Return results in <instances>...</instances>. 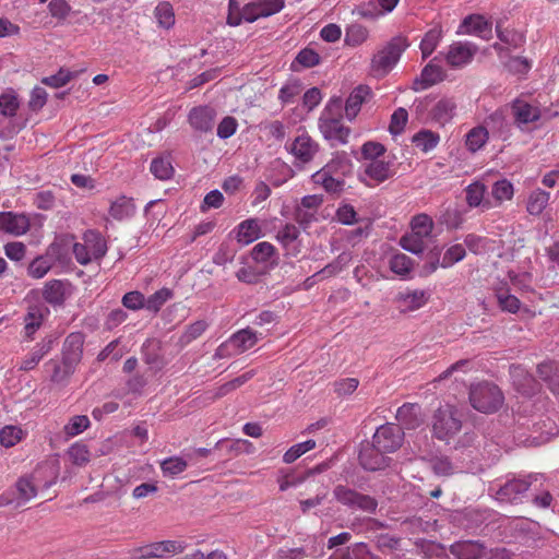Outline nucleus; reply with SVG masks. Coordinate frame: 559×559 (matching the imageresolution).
Wrapping results in <instances>:
<instances>
[{
	"instance_id": "obj_22",
	"label": "nucleus",
	"mask_w": 559,
	"mask_h": 559,
	"mask_svg": "<svg viewBox=\"0 0 559 559\" xmlns=\"http://www.w3.org/2000/svg\"><path fill=\"white\" fill-rule=\"evenodd\" d=\"M371 94L367 85H359L349 94L345 103V114L349 120H353L360 110L362 103Z\"/></svg>"
},
{
	"instance_id": "obj_17",
	"label": "nucleus",
	"mask_w": 559,
	"mask_h": 559,
	"mask_svg": "<svg viewBox=\"0 0 559 559\" xmlns=\"http://www.w3.org/2000/svg\"><path fill=\"white\" fill-rule=\"evenodd\" d=\"M513 385L523 395L532 396L539 392L538 381L524 369L518 367L512 373Z\"/></svg>"
},
{
	"instance_id": "obj_8",
	"label": "nucleus",
	"mask_w": 559,
	"mask_h": 559,
	"mask_svg": "<svg viewBox=\"0 0 559 559\" xmlns=\"http://www.w3.org/2000/svg\"><path fill=\"white\" fill-rule=\"evenodd\" d=\"M538 480V475H528L526 478L508 480L496 492V497L500 501L514 502L524 495L533 481Z\"/></svg>"
},
{
	"instance_id": "obj_9",
	"label": "nucleus",
	"mask_w": 559,
	"mask_h": 559,
	"mask_svg": "<svg viewBox=\"0 0 559 559\" xmlns=\"http://www.w3.org/2000/svg\"><path fill=\"white\" fill-rule=\"evenodd\" d=\"M319 150V145L308 134L297 136L288 147L295 157V165L300 166L310 163Z\"/></svg>"
},
{
	"instance_id": "obj_29",
	"label": "nucleus",
	"mask_w": 559,
	"mask_h": 559,
	"mask_svg": "<svg viewBox=\"0 0 559 559\" xmlns=\"http://www.w3.org/2000/svg\"><path fill=\"white\" fill-rule=\"evenodd\" d=\"M365 175L377 183H381L393 177L394 171L391 168L390 162L379 159L369 162L366 165Z\"/></svg>"
},
{
	"instance_id": "obj_27",
	"label": "nucleus",
	"mask_w": 559,
	"mask_h": 559,
	"mask_svg": "<svg viewBox=\"0 0 559 559\" xmlns=\"http://www.w3.org/2000/svg\"><path fill=\"white\" fill-rule=\"evenodd\" d=\"M16 497L15 508L22 507L32 498L36 497L37 488L34 484L33 476H22L15 484Z\"/></svg>"
},
{
	"instance_id": "obj_45",
	"label": "nucleus",
	"mask_w": 559,
	"mask_h": 559,
	"mask_svg": "<svg viewBox=\"0 0 559 559\" xmlns=\"http://www.w3.org/2000/svg\"><path fill=\"white\" fill-rule=\"evenodd\" d=\"M472 369V361L469 359H461L453 365H451L448 369H445L443 372H441L433 382H440L443 380H447L451 378L452 376H455L454 379L457 381V373H466L468 370Z\"/></svg>"
},
{
	"instance_id": "obj_33",
	"label": "nucleus",
	"mask_w": 559,
	"mask_h": 559,
	"mask_svg": "<svg viewBox=\"0 0 559 559\" xmlns=\"http://www.w3.org/2000/svg\"><path fill=\"white\" fill-rule=\"evenodd\" d=\"M160 343L156 340H147L142 347L143 359L145 364L153 368L160 369L164 366V359L159 354Z\"/></svg>"
},
{
	"instance_id": "obj_47",
	"label": "nucleus",
	"mask_w": 559,
	"mask_h": 559,
	"mask_svg": "<svg viewBox=\"0 0 559 559\" xmlns=\"http://www.w3.org/2000/svg\"><path fill=\"white\" fill-rule=\"evenodd\" d=\"M400 245L404 250L412 252L414 254H419L425 249L424 237L415 233L404 235L400 239Z\"/></svg>"
},
{
	"instance_id": "obj_50",
	"label": "nucleus",
	"mask_w": 559,
	"mask_h": 559,
	"mask_svg": "<svg viewBox=\"0 0 559 559\" xmlns=\"http://www.w3.org/2000/svg\"><path fill=\"white\" fill-rule=\"evenodd\" d=\"M432 219L426 214L416 215L412 221V233L428 237L432 230Z\"/></svg>"
},
{
	"instance_id": "obj_55",
	"label": "nucleus",
	"mask_w": 559,
	"mask_h": 559,
	"mask_svg": "<svg viewBox=\"0 0 559 559\" xmlns=\"http://www.w3.org/2000/svg\"><path fill=\"white\" fill-rule=\"evenodd\" d=\"M69 457L75 465H84L90 461V451L83 443H74L68 451Z\"/></svg>"
},
{
	"instance_id": "obj_36",
	"label": "nucleus",
	"mask_w": 559,
	"mask_h": 559,
	"mask_svg": "<svg viewBox=\"0 0 559 559\" xmlns=\"http://www.w3.org/2000/svg\"><path fill=\"white\" fill-rule=\"evenodd\" d=\"M466 201L469 206H479L483 205V207L489 209L490 202L486 201L483 203V199L486 192V186L479 181H476L474 183H471L466 189Z\"/></svg>"
},
{
	"instance_id": "obj_19",
	"label": "nucleus",
	"mask_w": 559,
	"mask_h": 559,
	"mask_svg": "<svg viewBox=\"0 0 559 559\" xmlns=\"http://www.w3.org/2000/svg\"><path fill=\"white\" fill-rule=\"evenodd\" d=\"M537 374L552 393L559 394V364L557 361L549 360L539 364Z\"/></svg>"
},
{
	"instance_id": "obj_30",
	"label": "nucleus",
	"mask_w": 559,
	"mask_h": 559,
	"mask_svg": "<svg viewBox=\"0 0 559 559\" xmlns=\"http://www.w3.org/2000/svg\"><path fill=\"white\" fill-rule=\"evenodd\" d=\"M47 371H50V381L57 384H64L69 381L75 369L70 365H63L62 360H49L46 364Z\"/></svg>"
},
{
	"instance_id": "obj_25",
	"label": "nucleus",
	"mask_w": 559,
	"mask_h": 559,
	"mask_svg": "<svg viewBox=\"0 0 559 559\" xmlns=\"http://www.w3.org/2000/svg\"><path fill=\"white\" fill-rule=\"evenodd\" d=\"M55 341L56 338L52 336L44 338L31 353L29 357L22 360L20 369L24 371L33 370L41 358L52 349Z\"/></svg>"
},
{
	"instance_id": "obj_41",
	"label": "nucleus",
	"mask_w": 559,
	"mask_h": 559,
	"mask_svg": "<svg viewBox=\"0 0 559 559\" xmlns=\"http://www.w3.org/2000/svg\"><path fill=\"white\" fill-rule=\"evenodd\" d=\"M52 266V261L48 257L39 255L35 258L27 267V273L34 278L44 277Z\"/></svg>"
},
{
	"instance_id": "obj_61",
	"label": "nucleus",
	"mask_w": 559,
	"mask_h": 559,
	"mask_svg": "<svg viewBox=\"0 0 559 559\" xmlns=\"http://www.w3.org/2000/svg\"><path fill=\"white\" fill-rule=\"evenodd\" d=\"M497 300L502 310L515 313L520 309V300L507 292L497 293Z\"/></svg>"
},
{
	"instance_id": "obj_26",
	"label": "nucleus",
	"mask_w": 559,
	"mask_h": 559,
	"mask_svg": "<svg viewBox=\"0 0 559 559\" xmlns=\"http://www.w3.org/2000/svg\"><path fill=\"white\" fill-rule=\"evenodd\" d=\"M512 111L515 122L519 124L534 122L540 118V111L537 107H533L520 99L513 102Z\"/></svg>"
},
{
	"instance_id": "obj_53",
	"label": "nucleus",
	"mask_w": 559,
	"mask_h": 559,
	"mask_svg": "<svg viewBox=\"0 0 559 559\" xmlns=\"http://www.w3.org/2000/svg\"><path fill=\"white\" fill-rule=\"evenodd\" d=\"M412 265V259L404 253H397L390 260L391 271L399 275H406L409 273Z\"/></svg>"
},
{
	"instance_id": "obj_39",
	"label": "nucleus",
	"mask_w": 559,
	"mask_h": 559,
	"mask_svg": "<svg viewBox=\"0 0 559 559\" xmlns=\"http://www.w3.org/2000/svg\"><path fill=\"white\" fill-rule=\"evenodd\" d=\"M188 462L180 456H171L160 463L164 476L175 477L186 471Z\"/></svg>"
},
{
	"instance_id": "obj_1",
	"label": "nucleus",
	"mask_w": 559,
	"mask_h": 559,
	"mask_svg": "<svg viewBox=\"0 0 559 559\" xmlns=\"http://www.w3.org/2000/svg\"><path fill=\"white\" fill-rule=\"evenodd\" d=\"M504 396L501 390L491 382L477 383L469 390V402L480 413H496L502 406Z\"/></svg>"
},
{
	"instance_id": "obj_7",
	"label": "nucleus",
	"mask_w": 559,
	"mask_h": 559,
	"mask_svg": "<svg viewBox=\"0 0 559 559\" xmlns=\"http://www.w3.org/2000/svg\"><path fill=\"white\" fill-rule=\"evenodd\" d=\"M385 454L386 453L377 448L373 442H366L361 444L358 460L364 469L376 472L389 466L391 457Z\"/></svg>"
},
{
	"instance_id": "obj_14",
	"label": "nucleus",
	"mask_w": 559,
	"mask_h": 559,
	"mask_svg": "<svg viewBox=\"0 0 559 559\" xmlns=\"http://www.w3.org/2000/svg\"><path fill=\"white\" fill-rule=\"evenodd\" d=\"M559 428L547 417L533 425L532 433L525 439L528 447H537L547 442L552 436L558 435Z\"/></svg>"
},
{
	"instance_id": "obj_2",
	"label": "nucleus",
	"mask_w": 559,
	"mask_h": 559,
	"mask_svg": "<svg viewBox=\"0 0 559 559\" xmlns=\"http://www.w3.org/2000/svg\"><path fill=\"white\" fill-rule=\"evenodd\" d=\"M333 496L338 503L350 510H358L369 514L377 512L378 500L374 497L361 493L348 486L336 485L333 488Z\"/></svg>"
},
{
	"instance_id": "obj_4",
	"label": "nucleus",
	"mask_w": 559,
	"mask_h": 559,
	"mask_svg": "<svg viewBox=\"0 0 559 559\" xmlns=\"http://www.w3.org/2000/svg\"><path fill=\"white\" fill-rule=\"evenodd\" d=\"M462 428L457 411L452 406L439 407L433 415L432 431L437 439L448 441Z\"/></svg>"
},
{
	"instance_id": "obj_59",
	"label": "nucleus",
	"mask_w": 559,
	"mask_h": 559,
	"mask_svg": "<svg viewBox=\"0 0 559 559\" xmlns=\"http://www.w3.org/2000/svg\"><path fill=\"white\" fill-rule=\"evenodd\" d=\"M275 252V248L270 242L263 241L257 243L251 250V257L255 262H266Z\"/></svg>"
},
{
	"instance_id": "obj_3",
	"label": "nucleus",
	"mask_w": 559,
	"mask_h": 559,
	"mask_svg": "<svg viewBox=\"0 0 559 559\" xmlns=\"http://www.w3.org/2000/svg\"><path fill=\"white\" fill-rule=\"evenodd\" d=\"M408 47L406 38L402 36L393 37L380 51L372 58V70L377 75L386 74L393 66L400 60L402 52Z\"/></svg>"
},
{
	"instance_id": "obj_40",
	"label": "nucleus",
	"mask_w": 559,
	"mask_h": 559,
	"mask_svg": "<svg viewBox=\"0 0 559 559\" xmlns=\"http://www.w3.org/2000/svg\"><path fill=\"white\" fill-rule=\"evenodd\" d=\"M152 174L159 180H167L174 174L171 163L166 157H156L151 163Z\"/></svg>"
},
{
	"instance_id": "obj_56",
	"label": "nucleus",
	"mask_w": 559,
	"mask_h": 559,
	"mask_svg": "<svg viewBox=\"0 0 559 559\" xmlns=\"http://www.w3.org/2000/svg\"><path fill=\"white\" fill-rule=\"evenodd\" d=\"M72 79V72L61 68L56 74L41 79V83L55 88L64 86Z\"/></svg>"
},
{
	"instance_id": "obj_62",
	"label": "nucleus",
	"mask_w": 559,
	"mask_h": 559,
	"mask_svg": "<svg viewBox=\"0 0 559 559\" xmlns=\"http://www.w3.org/2000/svg\"><path fill=\"white\" fill-rule=\"evenodd\" d=\"M304 68H312L320 63V56L311 48H304L298 52L295 59Z\"/></svg>"
},
{
	"instance_id": "obj_52",
	"label": "nucleus",
	"mask_w": 559,
	"mask_h": 559,
	"mask_svg": "<svg viewBox=\"0 0 559 559\" xmlns=\"http://www.w3.org/2000/svg\"><path fill=\"white\" fill-rule=\"evenodd\" d=\"M408 114L405 108H397L391 116L389 131L391 134H401L407 123Z\"/></svg>"
},
{
	"instance_id": "obj_23",
	"label": "nucleus",
	"mask_w": 559,
	"mask_h": 559,
	"mask_svg": "<svg viewBox=\"0 0 559 559\" xmlns=\"http://www.w3.org/2000/svg\"><path fill=\"white\" fill-rule=\"evenodd\" d=\"M299 234V229L293 224H286L277 233L276 239L285 248L286 254L296 257L300 252L299 245L297 243Z\"/></svg>"
},
{
	"instance_id": "obj_28",
	"label": "nucleus",
	"mask_w": 559,
	"mask_h": 559,
	"mask_svg": "<svg viewBox=\"0 0 559 559\" xmlns=\"http://www.w3.org/2000/svg\"><path fill=\"white\" fill-rule=\"evenodd\" d=\"M491 27L488 21L484 19L481 15H468L466 16L462 24L459 27V34H477L481 37L485 36V33H490Z\"/></svg>"
},
{
	"instance_id": "obj_13",
	"label": "nucleus",
	"mask_w": 559,
	"mask_h": 559,
	"mask_svg": "<svg viewBox=\"0 0 559 559\" xmlns=\"http://www.w3.org/2000/svg\"><path fill=\"white\" fill-rule=\"evenodd\" d=\"M216 111L210 106H199L190 110L188 119L191 127L199 132H211L214 127Z\"/></svg>"
},
{
	"instance_id": "obj_42",
	"label": "nucleus",
	"mask_w": 559,
	"mask_h": 559,
	"mask_svg": "<svg viewBox=\"0 0 559 559\" xmlns=\"http://www.w3.org/2000/svg\"><path fill=\"white\" fill-rule=\"evenodd\" d=\"M316 444V441L312 439H309L301 443L294 444L285 452L283 461L287 464H290L295 462L297 459H299L306 452L314 449Z\"/></svg>"
},
{
	"instance_id": "obj_49",
	"label": "nucleus",
	"mask_w": 559,
	"mask_h": 559,
	"mask_svg": "<svg viewBox=\"0 0 559 559\" xmlns=\"http://www.w3.org/2000/svg\"><path fill=\"white\" fill-rule=\"evenodd\" d=\"M431 469L438 476H451L455 466L448 456H437L430 460Z\"/></svg>"
},
{
	"instance_id": "obj_16",
	"label": "nucleus",
	"mask_w": 559,
	"mask_h": 559,
	"mask_svg": "<svg viewBox=\"0 0 559 559\" xmlns=\"http://www.w3.org/2000/svg\"><path fill=\"white\" fill-rule=\"evenodd\" d=\"M71 284L60 280H51L46 283L43 290L44 299L53 306H60L70 294Z\"/></svg>"
},
{
	"instance_id": "obj_57",
	"label": "nucleus",
	"mask_w": 559,
	"mask_h": 559,
	"mask_svg": "<svg viewBox=\"0 0 559 559\" xmlns=\"http://www.w3.org/2000/svg\"><path fill=\"white\" fill-rule=\"evenodd\" d=\"M492 195L497 201L511 200L513 197V186L507 179L498 180L492 187Z\"/></svg>"
},
{
	"instance_id": "obj_58",
	"label": "nucleus",
	"mask_w": 559,
	"mask_h": 559,
	"mask_svg": "<svg viewBox=\"0 0 559 559\" xmlns=\"http://www.w3.org/2000/svg\"><path fill=\"white\" fill-rule=\"evenodd\" d=\"M19 109L17 97L13 94H2L0 96V112L5 117H13Z\"/></svg>"
},
{
	"instance_id": "obj_6",
	"label": "nucleus",
	"mask_w": 559,
	"mask_h": 559,
	"mask_svg": "<svg viewBox=\"0 0 559 559\" xmlns=\"http://www.w3.org/2000/svg\"><path fill=\"white\" fill-rule=\"evenodd\" d=\"M404 432L400 425L388 423L380 426L372 437V442L377 448L385 453H392L399 450L403 444Z\"/></svg>"
},
{
	"instance_id": "obj_46",
	"label": "nucleus",
	"mask_w": 559,
	"mask_h": 559,
	"mask_svg": "<svg viewBox=\"0 0 559 559\" xmlns=\"http://www.w3.org/2000/svg\"><path fill=\"white\" fill-rule=\"evenodd\" d=\"M440 38H441V29L440 28L435 27L426 33L425 37L423 38V40L420 43V50H421L424 59L429 57L433 52Z\"/></svg>"
},
{
	"instance_id": "obj_64",
	"label": "nucleus",
	"mask_w": 559,
	"mask_h": 559,
	"mask_svg": "<svg viewBox=\"0 0 559 559\" xmlns=\"http://www.w3.org/2000/svg\"><path fill=\"white\" fill-rule=\"evenodd\" d=\"M22 435V430L14 426H5L0 431V443L5 447H13L17 441H20Z\"/></svg>"
},
{
	"instance_id": "obj_48",
	"label": "nucleus",
	"mask_w": 559,
	"mask_h": 559,
	"mask_svg": "<svg viewBox=\"0 0 559 559\" xmlns=\"http://www.w3.org/2000/svg\"><path fill=\"white\" fill-rule=\"evenodd\" d=\"M368 37V29L360 24H352L346 28L345 41L348 45L357 46Z\"/></svg>"
},
{
	"instance_id": "obj_60",
	"label": "nucleus",
	"mask_w": 559,
	"mask_h": 559,
	"mask_svg": "<svg viewBox=\"0 0 559 559\" xmlns=\"http://www.w3.org/2000/svg\"><path fill=\"white\" fill-rule=\"evenodd\" d=\"M385 153V147L379 142L369 141L366 142L361 147V154L365 159L370 162L379 160L378 158Z\"/></svg>"
},
{
	"instance_id": "obj_11",
	"label": "nucleus",
	"mask_w": 559,
	"mask_h": 559,
	"mask_svg": "<svg viewBox=\"0 0 559 559\" xmlns=\"http://www.w3.org/2000/svg\"><path fill=\"white\" fill-rule=\"evenodd\" d=\"M486 545L480 540H459L449 548L456 559H483L486 554Z\"/></svg>"
},
{
	"instance_id": "obj_37",
	"label": "nucleus",
	"mask_w": 559,
	"mask_h": 559,
	"mask_svg": "<svg viewBox=\"0 0 559 559\" xmlns=\"http://www.w3.org/2000/svg\"><path fill=\"white\" fill-rule=\"evenodd\" d=\"M439 140V134L430 130H420L412 139L413 143L425 153L435 148Z\"/></svg>"
},
{
	"instance_id": "obj_31",
	"label": "nucleus",
	"mask_w": 559,
	"mask_h": 559,
	"mask_svg": "<svg viewBox=\"0 0 559 559\" xmlns=\"http://www.w3.org/2000/svg\"><path fill=\"white\" fill-rule=\"evenodd\" d=\"M455 107L452 99L442 98L431 109V119L443 126L453 118Z\"/></svg>"
},
{
	"instance_id": "obj_5",
	"label": "nucleus",
	"mask_w": 559,
	"mask_h": 559,
	"mask_svg": "<svg viewBox=\"0 0 559 559\" xmlns=\"http://www.w3.org/2000/svg\"><path fill=\"white\" fill-rule=\"evenodd\" d=\"M257 334L251 329H242L233 334L228 341L221 344L215 353V357L225 358L231 355L241 354L253 347L257 343Z\"/></svg>"
},
{
	"instance_id": "obj_10",
	"label": "nucleus",
	"mask_w": 559,
	"mask_h": 559,
	"mask_svg": "<svg viewBox=\"0 0 559 559\" xmlns=\"http://www.w3.org/2000/svg\"><path fill=\"white\" fill-rule=\"evenodd\" d=\"M84 334L80 332L69 334L62 347V364L76 369L83 357Z\"/></svg>"
},
{
	"instance_id": "obj_15",
	"label": "nucleus",
	"mask_w": 559,
	"mask_h": 559,
	"mask_svg": "<svg viewBox=\"0 0 559 559\" xmlns=\"http://www.w3.org/2000/svg\"><path fill=\"white\" fill-rule=\"evenodd\" d=\"M396 419L402 429H416L423 424L421 408L418 404L405 403L399 407Z\"/></svg>"
},
{
	"instance_id": "obj_18",
	"label": "nucleus",
	"mask_w": 559,
	"mask_h": 559,
	"mask_svg": "<svg viewBox=\"0 0 559 559\" xmlns=\"http://www.w3.org/2000/svg\"><path fill=\"white\" fill-rule=\"evenodd\" d=\"M443 80V71L440 66L432 62L428 63L421 71L420 76L413 83L414 91L428 88L429 86Z\"/></svg>"
},
{
	"instance_id": "obj_43",
	"label": "nucleus",
	"mask_w": 559,
	"mask_h": 559,
	"mask_svg": "<svg viewBox=\"0 0 559 559\" xmlns=\"http://www.w3.org/2000/svg\"><path fill=\"white\" fill-rule=\"evenodd\" d=\"M326 170L337 177H345L352 173L353 165L346 156H336L325 165Z\"/></svg>"
},
{
	"instance_id": "obj_21",
	"label": "nucleus",
	"mask_w": 559,
	"mask_h": 559,
	"mask_svg": "<svg viewBox=\"0 0 559 559\" xmlns=\"http://www.w3.org/2000/svg\"><path fill=\"white\" fill-rule=\"evenodd\" d=\"M0 229L13 235H22L28 229V221L22 215L0 212Z\"/></svg>"
},
{
	"instance_id": "obj_24",
	"label": "nucleus",
	"mask_w": 559,
	"mask_h": 559,
	"mask_svg": "<svg viewBox=\"0 0 559 559\" xmlns=\"http://www.w3.org/2000/svg\"><path fill=\"white\" fill-rule=\"evenodd\" d=\"M428 300L424 290L400 293L396 297L401 312L415 311L421 308Z\"/></svg>"
},
{
	"instance_id": "obj_12",
	"label": "nucleus",
	"mask_w": 559,
	"mask_h": 559,
	"mask_svg": "<svg viewBox=\"0 0 559 559\" xmlns=\"http://www.w3.org/2000/svg\"><path fill=\"white\" fill-rule=\"evenodd\" d=\"M478 51V47L472 43H453L447 53V61L452 67H462L469 63Z\"/></svg>"
},
{
	"instance_id": "obj_32",
	"label": "nucleus",
	"mask_w": 559,
	"mask_h": 559,
	"mask_svg": "<svg viewBox=\"0 0 559 559\" xmlns=\"http://www.w3.org/2000/svg\"><path fill=\"white\" fill-rule=\"evenodd\" d=\"M135 212V205L133 199L127 198L126 195L119 197L114 201L109 209V214L118 221L131 217Z\"/></svg>"
},
{
	"instance_id": "obj_35",
	"label": "nucleus",
	"mask_w": 559,
	"mask_h": 559,
	"mask_svg": "<svg viewBox=\"0 0 559 559\" xmlns=\"http://www.w3.org/2000/svg\"><path fill=\"white\" fill-rule=\"evenodd\" d=\"M550 199L549 192L542 189L533 191L527 200L526 210L531 215H539L545 210Z\"/></svg>"
},
{
	"instance_id": "obj_38",
	"label": "nucleus",
	"mask_w": 559,
	"mask_h": 559,
	"mask_svg": "<svg viewBox=\"0 0 559 559\" xmlns=\"http://www.w3.org/2000/svg\"><path fill=\"white\" fill-rule=\"evenodd\" d=\"M488 140V131L484 127L473 128L466 135V146L471 152H476L484 146Z\"/></svg>"
},
{
	"instance_id": "obj_63",
	"label": "nucleus",
	"mask_w": 559,
	"mask_h": 559,
	"mask_svg": "<svg viewBox=\"0 0 559 559\" xmlns=\"http://www.w3.org/2000/svg\"><path fill=\"white\" fill-rule=\"evenodd\" d=\"M440 219L448 228L456 229L463 223V215L457 209L448 207L441 215Z\"/></svg>"
},
{
	"instance_id": "obj_20",
	"label": "nucleus",
	"mask_w": 559,
	"mask_h": 559,
	"mask_svg": "<svg viewBox=\"0 0 559 559\" xmlns=\"http://www.w3.org/2000/svg\"><path fill=\"white\" fill-rule=\"evenodd\" d=\"M322 131L325 139L336 140L340 143H346L349 135V128L342 124L338 118H321Z\"/></svg>"
},
{
	"instance_id": "obj_54",
	"label": "nucleus",
	"mask_w": 559,
	"mask_h": 559,
	"mask_svg": "<svg viewBox=\"0 0 559 559\" xmlns=\"http://www.w3.org/2000/svg\"><path fill=\"white\" fill-rule=\"evenodd\" d=\"M90 426V419L85 415H78L70 419L69 424L64 426L66 435L69 437H74L81 432H83L85 429H87Z\"/></svg>"
},
{
	"instance_id": "obj_51",
	"label": "nucleus",
	"mask_w": 559,
	"mask_h": 559,
	"mask_svg": "<svg viewBox=\"0 0 559 559\" xmlns=\"http://www.w3.org/2000/svg\"><path fill=\"white\" fill-rule=\"evenodd\" d=\"M170 297L171 292L168 288H162L145 299V308L157 312Z\"/></svg>"
},
{
	"instance_id": "obj_44",
	"label": "nucleus",
	"mask_w": 559,
	"mask_h": 559,
	"mask_svg": "<svg viewBox=\"0 0 559 559\" xmlns=\"http://www.w3.org/2000/svg\"><path fill=\"white\" fill-rule=\"evenodd\" d=\"M155 16L158 24L164 28H170L175 24V14L169 2H160L155 8Z\"/></svg>"
},
{
	"instance_id": "obj_34",
	"label": "nucleus",
	"mask_w": 559,
	"mask_h": 559,
	"mask_svg": "<svg viewBox=\"0 0 559 559\" xmlns=\"http://www.w3.org/2000/svg\"><path fill=\"white\" fill-rule=\"evenodd\" d=\"M260 236V227L257 219H246L239 224L237 230V241L242 245H249Z\"/></svg>"
}]
</instances>
